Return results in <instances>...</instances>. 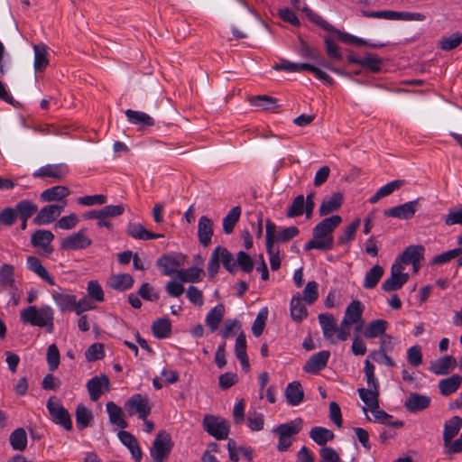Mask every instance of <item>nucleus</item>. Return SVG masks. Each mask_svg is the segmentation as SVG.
Returning <instances> with one entry per match:
<instances>
[{
	"label": "nucleus",
	"instance_id": "1",
	"mask_svg": "<svg viewBox=\"0 0 462 462\" xmlns=\"http://www.w3.org/2000/svg\"><path fill=\"white\" fill-rule=\"evenodd\" d=\"M342 218L334 215L320 221L312 231L313 238L304 246L306 251L312 249L328 251L332 249L334 244L333 231L341 224Z\"/></svg>",
	"mask_w": 462,
	"mask_h": 462
},
{
	"label": "nucleus",
	"instance_id": "2",
	"mask_svg": "<svg viewBox=\"0 0 462 462\" xmlns=\"http://www.w3.org/2000/svg\"><path fill=\"white\" fill-rule=\"evenodd\" d=\"M20 319L25 324L47 328L48 332L53 330L54 312L49 305L29 306L21 310Z\"/></svg>",
	"mask_w": 462,
	"mask_h": 462
},
{
	"label": "nucleus",
	"instance_id": "3",
	"mask_svg": "<svg viewBox=\"0 0 462 462\" xmlns=\"http://www.w3.org/2000/svg\"><path fill=\"white\" fill-rule=\"evenodd\" d=\"M220 263L224 268L230 273H235L237 271L236 260L233 254L225 247L217 246L210 255L208 263V273L209 278L213 279L218 273Z\"/></svg>",
	"mask_w": 462,
	"mask_h": 462
},
{
	"label": "nucleus",
	"instance_id": "4",
	"mask_svg": "<svg viewBox=\"0 0 462 462\" xmlns=\"http://www.w3.org/2000/svg\"><path fill=\"white\" fill-rule=\"evenodd\" d=\"M301 428L302 420L300 418L274 428L273 432L279 437L277 450L280 452L287 451L292 444L291 437L298 434Z\"/></svg>",
	"mask_w": 462,
	"mask_h": 462
},
{
	"label": "nucleus",
	"instance_id": "5",
	"mask_svg": "<svg viewBox=\"0 0 462 462\" xmlns=\"http://www.w3.org/2000/svg\"><path fill=\"white\" fill-rule=\"evenodd\" d=\"M173 447V442L170 433L165 430H160L152 446L150 449V455L153 462H166Z\"/></svg>",
	"mask_w": 462,
	"mask_h": 462
},
{
	"label": "nucleus",
	"instance_id": "6",
	"mask_svg": "<svg viewBox=\"0 0 462 462\" xmlns=\"http://www.w3.org/2000/svg\"><path fill=\"white\" fill-rule=\"evenodd\" d=\"M361 14L365 17L386 19V20H403V21H424L426 16L421 13L416 12H397L392 10L370 12L361 10Z\"/></svg>",
	"mask_w": 462,
	"mask_h": 462
},
{
	"label": "nucleus",
	"instance_id": "7",
	"mask_svg": "<svg viewBox=\"0 0 462 462\" xmlns=\"http://www.w3.org/2000/svg\"><path fill=\"white\" fill-rule=\"evenodd\" d=\"M204 430L216 439H226L229 434L230 425L223 418L206 415L203 419Z\"/></svg>",
	"mask_w": 462,
	"mask_h": 462
},
{
	"label": "nucleus",
	"instance_id": "8",
	"mask_svg": "<svg viewBox=\"0 0 462 462\" xmlns=\"http://www.w3.org/2000/svg\"><path fill=\"white\" fill-rule=\"evenodd\" d=\"M47 409L52 418V420L56 424L61 425L66 430H72L70 415L68 410L65 409L59 401H57L56 397L52 396L49 398L47 402Z\"/></svg>",
	"mask_w": 462,
	"mask_h": 462
},
{
	"label": "nucleus",
	"instance_id": "9",
	"mask_svg": "<svg viewBox=\"0 0 462 462\" xmlns=\"http://www.w3.org/2000/svg\"><path fill=\"white\" fill-rule=\"evenodd\" d=\"M304 13L307 14L308 18L314 23L315 24L321 27L323 30L330 32L334 33L341 42L345 43H353V40H355V36L351 35L347 32H341L336 29L332 24L325 21L320 15L314 13L309 7H303Z\"/></svg>",
	"mask_w": 462,
	"mask_h": 462
},
{
	"label": "nucleus",
	"instance_id": "10",
	"mask_svg": "<svg viewBox=\"0 0 462 462\" xmlns=\"http://www.w3.org/2000/svg\"><path fill=\"white\" fill-rule=\"evenodd\" d=\"M125 409L129 416L138 414L139 418L143 420H145L151 413L148 398L139 393L133 395L127 400Z\"/></svg>",
	"mask_w": 462,
	"mask_h": 462
},
{
	"label": "nucleus",
	"instance_id": "11",
	"mask_svg": "<svg viewBox=\"0 0 462 462\" xmlns=\"http://www.w3.org/2000/svg\"><path fill=\"white\" fill-rule=\"evenodd\" d=\"M185 256L181 254H165L156 262V265L161 269L162 274L171 276L178 274V268L184 264Z\"/></svg>",
	"mask_w": 462,
	"mask_h": 462
},
{
	"label": "nucleus",
	"instance_id": "12",
	"mask_svg": "<svg viewBox=\"0 0 462 462\" xmlns=\"http://www.w3.org/2000/svg\"><path fill=\"white\" fill-rule=\"evenodd\" d=\"M275 234L276 226L268 220L266 223V250L270 255V265L273 271H277L281 266L280 251L278 247H274Z\"/></svg>",
	"mask_w": 462,
	"mask_h": 462
},
{
	"label": "nucleus",
	"instance_id": "13",
	"mask_svg": "<svg viewBox=\"0 0 462 462\" xmlns=\"http://www.w3.org/2000/svg\"><path fill=\"white\" fill-rule=\"evenodd\" d=\"M92 240L86 236L85 229H80L62 239L60 248L66 251L86 249L90 246Z\"/></svg>",
	"mask_w": 462,
	"mask_h": 462
},
{
	"label": "nucleus",
	"instance_id": "14",
	"mask_svg": "<svg viewBox=\"0 0 462 462\" xmlns=\"http://www.w3.org/2000/svg\"><path fill=\"white\" fill-rule=\"evenodd\" d=\"M364 312V306L361 301L355 300H352L346 307L345 316L341 321L342 327H349L353 324L359 323V326L356 328V331L358 332L363 326L362 314Z\"/></svg>",
	"mask_w": 462,
	"mask_h": 462
},
{
	"label": "nucleus",
	"instance_id": "15",
	"mask_svg": "<svg viewBox=\"0 0 462 462\" xmlns=\"http://www.w3.org/2000/svg\"><path fill=\"white\" fill-rule=\"evenodd\" d=\"M66 206V200L61 205L51 204L44 206L40 209L33 222L39 226L51 224L60 215Z\"/></svg>",
	"mask_w": 462,
	"mask_h": 462
},
{
	"label": "nucleus",
	"instance_id": "16",
	"mask_svg": "<svg viewBox=\"0 0 462 462\" xmlns=\"http://www.w3.org/2000/svg\"><path fill=\"white\" fill-rule=\"evenodd\" d=\"M419 207V200H411L404 204L384 210L385 217H395L399 219H411L414 217Z\"/></svg>",
	"mask_w": 462,
	"mask_h": 462
},
{
	"label": "nucleus",
	"instance_id": "17",
	"mask_svg": "<svg viewBox=\"0 0 462 462\" xmlns=\"http://www.w3.org/2000/svg\"><path fill=\"white\" fill-rule=\"evenodd\" d=\"M69 173V168L65 164H47L33 172L35 178H52L55 180H62Z\"/></svg>",
	"mask_w": 462,
	"mask_h": 462
},
{
	"label": "nucleus",
	"instance_id": "18",
	"mask_svg": "<svg viewBox=\"0 0 462 462\" xmlns=\"http://www.w3.org/2000/svg\"><path fill=\"white\" fill-rule=\"evenodd\" d=\"M54 239V235L49 230L38 229L31 237V244L33 247L42 250V254L46 256L53 252L51 243Z\"/></svg>",
	"mask_w": 462,
	"mask_h": 462
},
{
	"label": "nucleus",
	"instance_id": "19",
	"mask_svg": "<svg viewBox=\"0 0 462 462\" xmlns=\"http://www.w3.org/2000/svg\"><path fill=\"white\" fill-rule=\"evenodd\" d=\"M105 392L109 391V379L106 375L94 376L87 383V389L89 393L90 400L97 402Z\"/></svg>",
	"mask_w": 462,
	"mask_h": 462
},
{
	"label": "nucleus",
	"instance_id": "20",
	"mask_svg": "<svg viewBox=\"0 0 462 462\" xmlns=\"http://www.w3.org/2000/svg\"><path fill=\"white\" fill-rule=\"evenodd\" d=\"M430 402L431 399L430 396L411 393L404 402V408L409 412H418L426 410L430 405Z\"/></svg>",
	"mask_w": 462,
	"mask_h": 462
},
{
	"label": "nucleus",
	"instance_id": "21",
	"mask_svg": "<svg viewBox=\"0 0 462 462\" xmlns=\"http://www.w3.org/2000/svg\"><path fill=\"white\" fill-rule=\"evenodd\" d=\"M319 321L321 326L324 337L328 340L331 344H337L336 332L337 331V326L336 319L332 314H319Z\"/></svg>",
	"mask_w": 462,
	"mask_h": 462
},
{
	"label": "nucleus",
	"instance_id": "22",
	"mask_svg": "<svg viewBox=\"0 0 462 462\" xmlns=\"http://www.w3.org/2000/svg\"><path fill=\"white\" fill-rule=\"evenodd\" d=\"M457 360L452 356H445L431 362L430 370L437 375L448 374L455 369Z\"/></svg>",
	"mask_w": 462,
	"mask_h": 462
},
{
	"label": "nucleus",
	"instance_id": "23",
	"mask_svg": "<svg viewBox=\"0 0 462 462\" xmlns=\"http://www.w3.org/2000/svg\"><path fill=\"white\" fill-rule=\"evenodd\" d=\"M330 356L329 351L323 350L312 356L306 362L304 370L308 373L316 374L326 367L328 358Z\"/></svg>",
	"mask_w": 462,
	"mask_h": 462
},
{
	"label": "nucleus",
	"instance_id": "24",
	"mask_svg": "<svg viewBox=\"0 0 462 462\" xmlns=\"http://www.w3.org/2000/svg\"><path fill=\"white\" fill-rule=\"evenodd\" d=\"M213 236V222L207 216L200 217L198 226V238L199 243L207 247L211 243Z\"/></svg>",
	"mask_w": 462,
	"mask_h": 462
},
{
	"label": "nucleus",
	"instance_id": "25",
	"mask_svg": "<svg viewBox=\"0 0 462 462\" xmlns=\"http://www.w3.org/2000/svg\"><path fill=\"white\" fill-rule=\"evenodd\" d=\"M126 233L128 236L137 240H151L163 237L162 234L152 233L147 230L140 223H129L126 227Z\"/></svg>",
	"mask_w": 462,
	"mask_h": 462
},
{
	"label": "nucleus",
	"instance_id": "26",
	"mask_svg": "<svg viewBox=\"0 0 462 462\" xmlns=\"http://www.w3.org/2000/svg\"><path fill=\"white\" fill-rule=\"evenodd\" d=\"M120 441L128 448L135 461H141L143 452L135 437L128 431L121 430L118 433Z\"/></svg>",
	"mask_w": 462,
	"mask_h": 462
},
{
	"label": "nucleus",
	"instance_id": "27",
	"mask_svg": "<svg viewBox=\"0 0 462 462\" xmlns=\"http://www.w3.org/2000/svg\"><path fill=\"white\" fill-rule=\"evenodd\" d=\"M462 428V418L459 416H453L448 420L444 424L443 430V445L448 444L451 439L456 437Z\"/></svg>",
	"mask_w": 462,
	"mask_h": 462
},
{
	"label": "nucleus",
	"instance_id": "28",
	"mask_svg": "<svg viewBox=\"0 0 462 462\" xmlns=\"http://www.w3.org/2000/svg\"><path fill=\"white\" fill-rule=\"evenodd\" d=\"M285 397L289 404L299 405L304 399V392L300 382L290 383L285 389Z\"/></svg>",
	"mask_w": 462,
	"mask_h": 462
},
{
	"label": "nucleus",
	"instance_id": "29",
	"mask_svg": "<svg viewBox=\"0 0 462 462\" xmlns=\"http://www.w3.org/2000/svg\"><path fill=\"white\" fill-rule=\"evenodd\" d=\"M424 251L425 249L422 245H410L402 253L399 261L403 264L420 262L423 259Z\"/></svg>",
	"mask_w": 462,
	"mask_h": 462
},
{
	"label": "nucleus",
	"instance_id": "30",
	"mask_svg": "<svg viewBox=\"0 0 462 462\" xmlns=\"http://www.w3.org/2000/svg\"><path fill=\"white\" fill-rule=\"evenodd\" d=\"M69 193L67 187L59 185L43 190L40 198L43 202L60 201L68 197Z\"/></svg>",
	"mask_w": 462,
	"mask_h": 462
},
{
	"label": "nucleus",
	"instance_id": "31",
	"mask_svg": "<svg viewBox=\"0 0 462 462\" xmlns=\"http://www.w3.org/2000/svg\"><path fill=\"white\" fill-rule=\"evenodd\" d=\"M357 393L371 412L373 410L379 408V389L359 388Z\"/></svg>",
	"mask_w": 462,
	"mask_h": 462
},
{
	"label": "nucleus",
	"instance_id": "32",
	"mask_svg": "<svg viewBox=\"0 0 462 462\" xmlns=\"http://www.w3.org/2000/svg\"><path fill=\"white\" fill-rule=\"evenodd\" d=\"M343 203V194L336 192L331 197L326 199L321 203L319 212L320 216H327L334 211H337Z\"/></svg>",
	"mask_w": 462,
	"mask_h": 462
},
{
	"label": "nucleus",
	"instance_id": "33",
	"mask_svg": "<svg viewBox=\"0 0 462 462\" xmlns=\"http://www.w3.org/2000/svg\"><path fill=\"white\" fill-rule=\"evenodd\" d=\"M134 278L128 273H119L110 276L107 284L112 289L124 291L130 289L134 284Z\"/></svg>",
	"mask_w": 462,
	"mask_h": 462
},
{
	"label": "nucleus",
	"instance_id": "34",
	"mask_svg": "<svg viewBox=\"0 0 462 462\" xmlns=\"http://www.w3.org/2000/svg\"><path fill=\"white\" fill-rule=\"evenodd\" d=\"M125 116L131 124L139 125V129H143L145 126H152L154 120L148 114L140 111H134L127 109Z\"/></svg>",
	"mask_w": 462,
	"mask_h": 462
},
{
	"label": "nucleus",
	"instance_id": "35",
	"mask_svg": "<svg viewBox=\"0 0 462 462\" xmlns=\"http://www.w3.org/2000/svg\"><path fill=\"white\" fill-rule=\"evenodd\" d=\"M28 269L41 277L48 284L53 286L55 282L51 276L49 274L45 267L41 263L40 260L35 256L27 257Z\"/></svg>",
	"mask_w": 462,
	"mask_h": 462
},
{
	"label": "nucleus",
	"instance_id": "36",
	"mask_svg": "<svg viewBox=\"0 0 462 462\" xmlns=\"http://www.w3.org/2000/svg\"><path fill=\"white\" fill-rule=\"evenodd\" d=\"M249 103L267 111H275L279 107L277 99L268 95L253 96L249 98Z\"/></svg>",
	"mask_w": 462,
	"mask_h": 462
},
{
	"label": "nucleus",
	"instance_id": "37",
	"mask_svg": "<svg viewBox=\"0 0 462 462\" xmlns=\"http://www.w3.org/2000/svg\"><path fill=\"white\" fill-rule=\"evenodd\" d=\"M462 382V377L453 374L450 377L439 382V392L444 396H448L457 391Z\"/></svg>",
	"mask_w": 462,
	"mask_h": 462
},
{
	"label": "nucleus",
	"instance_id": "38",
	"mask_svg": "<svg viewBox=\"0 0 462 462\" xmlns=\"http://www.w3.org/2000/svg\"><path fill=\"white\" fill-rule=\"evenodd\" d=\"M52 298L61 311L68 309L72 310V306L75 304V295L69 294L59 288V291H53Z\"/></svg>",
	"mask_w": 462,
	"mask_h": 462
},
{
	"label": "nucleus",
	"instance_id": "39",
	"mask_svg": "<svg viewBox=\"0 0 462 462\" xmlns=\"http://www.w3.org/2000/svg\"><path fill=\"white\" fill-rule=\"evenodd\" d=\"M225 314V307L223 304L215 306L206 317V324L212 332L216 331L223 319Z\"/></svg>",
	"mask_w": 462,
	"mask_h": 462
},
{
	"label": "nucleus",
	"instance_id": "40",
	"mask_svg": "<svg viewBox=\"0 0 462 462\" xmlns=\"http://www.w3.org/2000/svg\"><path fill=\"white\" fill-rule=\"evenodd\" d=\"M14 210L21 220H28L37 212L38 207L31 200L24 199L16 204Z\"/></svg>",
	"mask_w": 462,
	"mask_h": 462
},
{
	"label": "nucleus",
	"instance_id": "41",
	"mask_svg": "<svg viewBox=\"0 0 462 462\" xmlns=\"http://www.w3.org/2000/svg\"><path fill=\"white\" fill-rule=\"evenodd\" d=\"M383 268L378 264L374 265L366 273L364 279V288L374 289L383 275Z\"/></svg>",
	"mask_w": 462,
	"mask_h": 462
},
{
	"label": "nucleus",
	"instance_id": "42",
	"mask_svg": "<svg viewBox=\"0 0 462 462\" xmlns=\"http://www.w3.org/2000/svg\"><path fill=\"white\" fill-rule=\"evenodd\" d=\"M388 322L384 319H375L370 322L365 331L364 336L366 338H375L384 334L387 329Z\"/></svg>",
	"mask_w": 462,
	"mask_h": 462
},
{
	"label": "nucleus",
	"instance_id": "43",
	"mask_svg": "<svg viewBox=\"0 0 462 462\" xmlns=\"http://www.w3.org/2000/svg\"><path fill=\"white\" fill-rule=\"evenodd\" d=\"M291 315L292 319L297 322H300L308 315L300 294L294 295L291 300Z\"/></svg>",
	"mask_w": 462,
	"mask_h": 462
},
{
	"label": "nucleus",
	"instance_id": "44",
	"mask_svg": "<svg viewBox=\"0 0 462 462\" xmlns=\"http://www.w3.org/2000/svg\"><path fill=\"white\" fill-rule=\"evenodd\" d=\"M34 51V69L36 71L44 70L49 65L47 58V46L45 44H38L33 46Z\"/></svg>",
	"mask_w": 462,
	"mask_h": 462
},
{
	"label": "nucleus",
	"instance_id": "45",
	"mask_svg": "<svg viewBox=\"0 0 462 462\" xmlns=\"http://www.w3.org/2000/svg\"><path fill=\"white\" fill-rule=\"evenodd\" d=\"M310 439L318 445L324 447L328 441L334 439V433L323 427H314L310 432Z\"/></svg>",
	"mask_w": 462,
	"mask_h": 462
},
{
	"label": "nucleus",
	"instance_id": "46",
	"mask_svg": "<svg viewBox=\"0 0 462 462\" xmlns=\"http://www.w3.org/2000/svg\"><path fill=\"white\" fill-rule=\"evenodd\" d=\"M106 411L109 415V420L112 424L117 425L118 427L125 429L127 427L126 421L123 419L122 409L113 402L106 403Z\"/></svg>",
	"mask_w": 462,
	"mask_h": 462
},
{
	"label": "nucleus",
	"instance_id": "47",
	"mask_svg": "<svg viewBox=\"0 0 462 462\" xmlns=\"http://www.w3.org/2000/svg\"><path fill=\"white\" fill-rule=\"evenodd\" d=\"M204 271L199 267H190L178 271V278L182 282H198L202 280Z\"/></svg>",
	"mask_w": 462,
	"mask_h": 462
},
{
	"label": "nucleus",
	"instance_id": "48",
	"mask_svg": "<svg viewBox=\"0 0 462 462\" xmlns=\"http://www.w3.org/2000/svg\"><path fill=\"white\" fill-rule=\"evenodd\" d=\"M14 266L5 263L0 268V287L3 289L14 288Z\"/></svg>",
	"mask_w": 462,
	"mask_h": 462
},
{
	"label": "nucleus",
	"instance_id": "49",
	"mask_svg": "<svg viewBox=\"0 0 462 462\" xmlns=\"http://www.w3.org/2000/svg\"><path fill=\"white\" fill-rule=\"evenodd\" d=\"M372 414L375 421L384 424L386 426L400 429L402 428L404 425L402 420H393V416L387 413L386 411L380 410V408L373 410Z\"/></svg>",
	"mask_w": 462,
	"mask_h": 462
},
{
	"label": "nucleus",
	"instance_id": "50",
	"mask_svg": "<svg viewBox=\"0 0 462 462\" xmlns=\"http://www.w3.org/2000/svg\"><path fill=\"white\" fill-rule=\"evenodd\" d=\"M241 208L234 207L223 219V231L225 234H231L241 216Z\"/></svg>",
	"mask_w": 462,
	"mask_h": 462
},
{
	"label": "nucleus",
	"instance_id": "51",
	"mask_svg": "<svg viewBox=\"0 0 462 462\" xmlns=\"http://www.w3.org/2000/svg\"><path fill=\"white\" fill-rule=\"evenodd\" d=\"M361 223L360 218L354 219L344 230L341 236L337 238L338 245H348L355 237L356 232Z\"/></svg>",
	"mask_w": 462,
	"mask_h": 462
},
{
	"label": "nucleus",
	"instance_id": "52",
	"mask_svg": "<svg viewBox=\"0 0 462 462\" xmlns=\"http://www.w3.org/2000/svg\"><path fill=\"white\" fill-rule=\"evenodd\" d=\"M10 444L14 450H24L27 446V435L23 428H18L10 435Z\"/></svg>",
	"mask_w": 462,
	"mask_h": 462
},
{
	"label": "nucleus",
	"instance_id": "53",
	"mask_svg": "<svg viewBox=\"0 0 462 462\" xmlns=\"http://www.w3.org/2000/svg\"><path fill=\"white\" fill-rule=\"evenodd\" d=\"M171 322L168 319H159L153 322L152 329L155 337L166 338L171 335Z\"/></svg>",
	"mask_w": 462,
	"mask_h": 462
},
{
	"label": "nucleus",
	"instance_id": "54",
	"mask_svg": "<svg viewBox=\"0 0 462 462\" xmlns=\"http://www.w3.org/2000/svg\"><path fill=\"white\" fill-rule=\"evenodd\" d=\"M92 419L93 415L91 411L87 409L83 404L78 405L76 409V421L79 430L87 428Z\"/></svg>",
	"mask_w": 462,
	"mask_h": 462
},
{
	"label": "nucleus",
	"instance_id": "55",
	"mask_svg": "<svg viewBox=\"0 0 462 462\" xmlns=\"http://www.w3.org/2000/svg\"><path fill=\"white\" fill-rule=\"evenodd\" d=\"M409 276H396L395 274L386 279L382 283V290L384 291H394L401 289L408 281Z\"/></svg>",
	"mask_w": 462,
	"mask_h": 462
},
{
	"label": "nucleus",
	"instance_id": "56",
	"mask_svg": "<svg viewBox=\"0 0 462 462\" xmlns=\"http://www.w3.org/2000/svg\"><path fill=\"white\" fill-rule=\"evenodd\" d=\"M305 199L303 195H298L287 209L288 217H296L305 212Z\"/></svg>",
	"mask_w": 462,
	"mask_h": 462
},
{
	"label": "nucleus",
	"instance_id": "57",
	"mask_svg": "<svg viewBox=\"0 0 462 462\" xmlns=\"http://www.w3.org/2000/svg\"><path fill=\"white\" fill-rule=\"evenodd\" d=\"M325 50L327 56L332 60H340L343 58L336 42L328 36L324 37Z\"/></svg>",
	"mask_w": 462,
	"mask_h": 462
},
{
	"label": "nucleus",
	"instance_id": "58",
	"mask_svg": "<svg viewBox=\"0 0 462 462\" xmlns=\"http://www.w3.org/2000/svg\"><path fill=\"white\" fill-rule=\"evenodd\" d=\"M383 65V60L378 58L376 55L367 52L362 58V65L363 67L368 69L373 72H379L381 70V67Z\"/></svg>",
	"mask_w": 462,
	"mask_h": 462
},
{
	"label": "nucleus",
	"instance_id": "59",
	"mask_svg": "<svg viewBox=\"0 0 462 462\" xmlns=\"http://www.w3.org/2000/svg\"><path fill=\"white\" fill-rule=\"evenodd\" d=\"M462 42V34L453 33L448 37L440 39L439 45L443 51H451L456 49Z\"/></svg>",
	"mask_w": 462,
	"mask_h": 462
},
{
	"label": "nucleus",
	"instance_id": "60",
	"mask_svg": "<svg viewBox=\"0 0 462 462\" xmlns=\"http://www.w3.org/2000/svg\"><path fill=\"white\" fill-rule=\"evenodd\" d=\"M86 359L94 362L105 356L104 345L102 343L92 344L85 352Z\"/></svg>",
	"mask_w": 462,
	"mask_h": 462
},
{
	"label": "nucleus",
	"instance_id": "61",
	"mask_svg": "<svg viewBox=\"0 0 462 462\" xmlns=\"http://www.w3.org/2000/svg\"><path fill=\"white\" fill-rule=\"evenodd\" d=\"M460 254H462V248L457 247V248L444 252L440 254L434 256L431 261V263L432 264H442L445 263H448L451 260H453L454 258L459 256Z\"/></svg>",
	"mask_w": 462,
	"mask_h": 462
},
{
	"label": "nucleus",
	"instance_id": "62",
	"mask_svg": "<svg viewBox=\"0 0 462 462\" xmlns=\"http://www.w3.org/2000/svg\"><path fill=\"white\" fill-rule=\"evenodd\" d=\"M60 351L55 344H51L47 349V363L51 371H55L60 365Z\"/></svg>",
	"mask_w": 462,
	"mask_h": 462
},
{
	"label": "nucleus",
	"instance_id": "63",
	"mask_svg": "<svg viewBox=\"0 0 462 462\" xmlns=\"http://www.w3.org/2000/svg\"><path fill=\"white\" fill-rule=\"evenodd\" d=\"M236 263V266L238 265L241 268V270L246 273H251L254 269L253 259L247 253L244 251H240L237 253Z\"/></svg>",
	"mask_w": 462,
	"mask_h": 462
},
{
	"label": "nucleus",
	"instance_id": "64",
	"mask_svg": "<svg viewBox=\"0 0 462 462\" xmlns=\"http://www.w3.org/2000/svg\"><path fill=\"white\" fill-rule=\"evenodd\" d=\"M318 297H319L318 283L314 281L309 282L303 290L304 300L308 304L311 305L316 301Z\"/></svg>",
	"mask_w": 462,
	"mask_h": 462
}]
</instances>
